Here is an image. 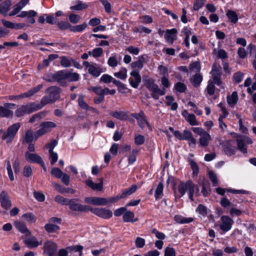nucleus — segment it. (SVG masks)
<instances>
[{
    "label": "nucleus",
    "mask_w": 256,
    "mask_h": 256,
    "mask_svg": "<svg viewBox=\"0 0 256 256\" xmlns=\"http://www.w3.org/2000/svg\"><path fill=\"white\" fill-rule=\"evenodd\" d=\"M178 192L180 194V198L184 196L186 192H188L189 198L192 201H194L193 196L194 193L198 194L199 188L192 181L188 180L186 182H181L178 185Z\"/></svg>",
    "instance_id": "obj_1"
},
{
    "label": "nucleus",
    "mask_w": 256,
    "mask_h": 256,
    "mask_svg": "<svg viewBox=\"0 0 256 256\" xmlns=\"http://www.w3.org/2000/svg\"><path fill=\"white\" fill-rule=\"evenodd\" d=\"M60 90L59 88L56 86H52L48 88L46 92L48 96L42 98L41 104H40L42 107L48 104L55 102L60 96Z\"/></svg>",
    "instance_id": "obj_2"
},
{
    "label": "nucleus",
    "mask_w": 256,
    "mask_h": 256,
    "mask_svg": "<svg viewBox=\"0 0 256 256\" xmlns=\"http://www.w3.org/2000/svg\"><path fill=\"white\" fill-rule=\"evenodd\" d=\"M21 126L20 122H16L10 126L8 128L6 132L0 130V136L2 139L7 143L10 142L14 138L18 130Z\"/></svg>",
    "instance_id": "obj_3"
},
{
    "label": "nucleus",
    "mask_w": 256,
    "mask_h": 256,
    "mask_svg": "<svg viewBox=\"0 0 256 256\" xmlns=\"http://www.w3.org/2000/svg\"><path fill=\"white\" fill-rule=\"evenodd\" d=\"M144 84L146 88L152 92V96L156 100L158 98L160 95L163 96L166 94V89L164 88H160L152 78L146 80L144 82Z\"/></svg>",
    "instance_id": "obj_4"
},
{
    "label": "nucleus",
    "mask_w": 256,
    "mask_h": 256,
    "mask_svg": "<svg viewBox=\"0 0 256 256\" xmlns=\"http://www.w3.org/2000/svg\"><path fill=\"white\" fill-rule=\"evenodd\" d=\"M42 108L40 104L30 103L26 105H22L18 108L15 112L16 117H21L26 114H30Z\"/></svg>",
    "instance_id": "obj_5"
},
{
    "label": "nucleus",
    "mask_w": 256,
    "mask_h": 256,
    "mask_svg": "<svg viewBox=\"0 0 256 256\" xmlns=\"http://www.w3.org/2000/svg\"><path fill=\"white\" fill-rule=\"evenodd\" d=\"M83 65L86 66L88 74L95 78L98 77L104 72L102 68L96 64H91L87 61L84 62Z\"/></svg>",
    "instance_id": "obj_6"
},
{
    "label": "nucleus",
    "mask_w": 256,
    "mask_h": 256,
    "mask_svg": "<svg viewBox=\"0 0 256 256\" xmlns=\"http://www.w3.org/2000/svg\"><path fill=\"white\" fill-rule=\"evenodd\" d=\"M40 128L36 131L37 137H40L50 132L53 128L56 126V123L52 122H44L40 124Z\"/></svg>",
    "instance_id": "obj_7"
},
{
    "label": "nucleus",
    "mask_w": 256,
    "mask_h": 256,
    "mask_svg": "<svg viewBox=\"0 0 256 256\" xmlns=\"http://www.w3.org/2000/svg\"><path fill=\"white\" fill-rule=\"evenodd\" d=\"M211 74L213 80V83L216 84L218 86L224 88L223 83L221 80V68L219 66L214 65Z\"/></svg>",
    "instance_id": "obj_8"
},
{
    "label": "nucleus",
    "mask_w": 256,
    "mask_h": 256,
    "mask_svg": "<svg viewBox=\"0 0 256 256\" xmlns=\"http://www.w3.org/2000/svg\"><path fill=\"white\" fill-rule=\"evenodd\" d=\"M131 116L137 120L138 126L142 129H144L146 126L151 129L150 126L146 120V115L143 111L140 110L138 113L132 114Z\"/></svg>",
    "instance_id": "obj_9"
},
{
    "label": "nucleus",
    "mask_w": 256,
    "mask_h": 256,
    "mask_svg": "<svg viewBox=\"0 0 256 256\" xmlns=\"http://www.w3.org/2000/svg\"><path fill=\"white\" fill-rule=\"evenodd\" d=\"M234 224V220L229 216H222L220 218V223L219 224L220 229L224 232L229 231Z\"/></svg>",
    "instance_id": "obj_10"
},
{
    "label": "nucleus",
    "mask_w": 256,
    "mask_h": 256,
    "mask_svg": "<svg viewBox=\"0 0 256 256\" xmlns=\"http://www.w3.org/2000/svg\"><path fill=\"white\" fill-rule=\"evenodd\" d=\"M142 78L139 72L136 70H133L130 73L128 81L130 85L134 88H137L141 82Z\"/></svg>",
    "instance_id": "obj_11"
},
{
    "label": "nucleus",
    "mask_w": 256,
    "mask_h": 256,
    "mask_svg": "<svg viewBox=\"0 0 256 256\" xmlns=\"http://www.w3.org/2000/svg\"><path fill=\"white\" fill-rule=\"evenodd\" d=\"M57 249V244L49 240L45 242L44 244V252L48 256H56V252Z\"/></svg>",
    "instance_id": "obj_12"
},
{
    "label": "nucleus",
    "mask_w": 256,
    "mask_h": 256,
    "mask_svg": "<svg viewBox=\"0 0 256 256\" xmlns=\"http://www.w3.org/2000/svg\"><path fill=\"white\" fill-rule=\"evenodd\" d=\"M94 214L104 219L110 218L112 216V212L106 208H95L94 210Z\"/></svg>",
    "instance_id": "obj_13"
},
{
    "label": "nucleus",
    "mask_w": 256,
    "mask_h": 256,
    "mask_svg": "<svg viewBox=\"0 0 256 256\" xmlns=\"http://www.w3.org/2000/svg\"><path fill=\"white\" fill-rule=\"evenodd\" d=\"M182 114L185 120L192 126H198L199 122L197 121L196 116L192 114H190L186 110L182 112Z\"/></svg>",
    "instance_id": "obj_14"
},
{
    "label": "nucleus",
    "mask_w": 256,
    "mask_h": 256,
    "mask_svg": "<svg viewBox=\"0 0 256 256\" xmlns=\"http://www.w3.org/2000/svg\"><path fill=\"white\" fill-rule=\"evenodd\" d=\"M26 160L30 163L39 164L42 160V157L36 153H31L26 152L24 155Z\"/></svg>",
    "instance_id": "obj_15"
},
{
    "label": "nucleus",
    "mask_w": 256,
    "mask_h": 256,
    "mask_svg": "<svg viewBox=\"0 0 256 256\" xmlns=\"http://www.w3.org/2000/svg\"><path fill=\"white\" fill-rule=\"evenodd\" d=\"M84 202L88 204L95 206H105L106 198L99 197H88L84 198Z\"/></svg>",
    "instance_id": "obj_16"
},
{
    "label": "nucleus",
    "mask_w": 256,
    "mask_h": 256,
    "mask_svg": "<svg viewBox=\"0 0 256 256\" xmlns=\"http://www.w3.org/2000/svg\"><path fill=\"white\" fill-rule=\"evenodd\" d=\"M66 70H60L56 72L52 75V79L47 80L48 81L50 82L56 80L58 82L62 83L64 80H66Z\"/></svg>",
    "instance_id": "obj_17"
},
{
    "label": "nucleus",
    "mask_w": 256,
    "mask_h": 256,
    "mask_svg": "<svg viewBox=\"0 0 256 256\" xmlns=\"http://www.w3.org/2000/svg\"><path fill=\"white\" fill-rule=\"evenodd\" d=\"M177 32L178 31L176 28L167 30L164 36V38L166 41L168 43L172 44L174 42V40H176L177 38Z\"/></svg>",
    "instance_id": "obj_18"
},
{
    "label": "nucleus",
    "mask_w": 256,
    "mask_h": 256,
    "mask_svg": "<svg viewBox=\"0 0 256 256\" xmlns=\"http://www.w3.org/2000/svg\"><path fill=\"white\" fill-rule=\"evenodd\" d=\"M84 96H82V95H80L79 96L78 98V106H80V107L83 109V110H87V111H92L94 112H98V111L96 109H95L94 108H92L91 106H90L86 103V102H85L84 100Z\"/></svg>",
    "instance_id": "obj_19"
},
{
    "label": "nucleus",
    "mask_w": 256,
    "mask_h": 256,
    "mask_svg": "<svg viewBox=\"0 0 256 256\" xmlns=\"http://www.w3.org/2000/svg\"><path fill=\"white\" fill-rule=\"evenodd\" d=\"M0 202L2 208L7 210L12 206L7 193L5 191H2L0 195Z\"/></svg>",
    "instance_id": "obj_20"
},
{
    "label": "nucleus",
    "mask_w": 256,
    "mask_h": 256,
    "mask_svg": "<svg viewBox=\"0 0 256 256\" xmlns=\"http://www.w3.org/2000/svg\"><path fill=\"white\" fill-rule=\"evenodd\" d=\"M110 114L120 120H126L128 118V112L126 111L112 110L110 112Z\"/></svg>",
    "instance_id": "obj_21"
},
{
    "label": "nucleus",
    "mask_w": 256,
    "mask_h": 256,
    "mask_svg": "<svg viewBox=\"0 0 256 256\" xmlns=\"http://www.w3.org/2000/svg\"><path fill=\"white\" fill-rule=\"evenodd\" d=\"M2 22L4 26L16 30L22 29L27 26V24L25 23H14L4 19L2 20Z\"/></svg>",
    "instance_id": "obj_22"
},
{
    "label": "nucleus",
    "mask_w": 256,
    "mask_h": 256,
    "mask_svg": "<svg viewBox=\"0 0 256 256\" xmlns=\"http://www.w3.org/2000/svg\"><path fill=\"white\" fill-rule=\"evenodd\" d=\"M42 88V84H39L37 86H36L32 88L30 90H29L28 92H24V94H19L17 96V98L18 99H22L26 98H29L33 95H34L36 93L38 92Z\"/></svg>",
    "instance_id": "obj_23"
},
{
    "label": "nucleus",
    "mask_w": 256,
    "mask_h": 256,
    "mask_svg": "<svg viewBox=\"0 0 256 256\" xmlns=\"http://www.w3.org/2000/svg\"><path fill=\"white\" fill-rule=\"evenodd\" d=\"M38 138L36 136V132H34L32 130H28L24 137V142L30 143L33 140H36Z\"/></svg>",
    "instance_id": "obj_24"
},
{
    "label": "nucleus",
    "mask_w": 256,
    "mask_h": 256,
    "mask_svg": "<svg viewBox=\"0 0 256 256\" xmlns=\"http://www.w3.org/2000/svg\"><path fill=\"white\" fill-rule=\"evenodd\" d=\"M86 184L92 188L93 190L101 191L103 187V180L101 178L100 182L98 184H94L92 180L88 179L86 180Z\"/></svg>",
    "instance_id": "obj_25"
},
{
    "label": "nucleus",
    "mask_w": 256,
    "mask_h": 256,
    "mask_svg": "<svg viewBox=\"0 0 256 256\" xmlns=\"http://www.w3.org/2000/svg\"><path fill=\"white\" fill-rule=\"evenodd\" d=\"M24 242L30 248L38 247L42 244V241L38 242L34 236L27 238L25 240Z\"/></svg>",
    "instance_id": "obj_26"
},
{
    "label": "nucleus",
    "mask_w": 256,
    "mask_h": 256,
    "mask_svg": "<svg viewBox=\"0 0 256 256\" xmlns=\"http://www.w3.org/2000/svg\"><path fill=\"white\" fill-rule=\"evenodd\" d=\"M28 0H21L14 6V8L10 13V16H13L18 14L22 8L28 4Z\"/></svg>",
    "instance_id": "obj_27"
},
{
    "label": "nucleus",
    "mask_w": 256,
    "mask_h": 256,
    "mask_svg": "<svg viewBox=\"0 0 256 256\" xmlns=\"http://www.w3.org/2000/svg\"><path fill=\"white\" fill-rule=\"evenodd\" d=\"M11 4L10 0H0V14L6 13L9 10Z\"/></svg>",
    "instance_id": "obj_28"
},
{
    "label": "nucleus",
    "mask_w": 256,
    "mask_h": 256,
    "mask_svg": "<svg viewBox=\"0 0 256 256\" xmlns=\"http://www.w3.org/2000/svg\"><path fill=\"white\" fill-rule=\"evenodd\" d=\"M123 220L124 222H135L138 220V218H134V214L130 211L126 210L123 214Z\"/></svg>",
    "instance_id": "obj_29"
},
{
    "label": "nucleus",
    "mask_w": 256,
    "mask_h": 256,
    "mask_svg": "<svg viewBox=\"0 0 256 256\" xmlns=\"http://www.w3.org/2000/svg\"><path fill=\"white\" fill-rule=\"evenodd\" d=\"M211 140V136L208 132H206L200 136L199 138V144L200 146L206 147L208 145Z\"/></svg>",
    "instance_id": "obj_30"
},
{
    "label": "nucleus",
    "mask_w": 256,
    "mask_h": 256,
    "mask_svg": "<svg viewBox=\"0 0 256 256\" xmlns=\"http://www.w3.org/2000/svg\"><path fill=\"white\" fill-rule=\"evenodd\" d=\"M212 54L217 58L225 59L228 58L227 52L222 49L214 48L212 50Z\"/></svg>",
    "instance_id": "obj_31"
},
{
    "label": "nucleus",
    "mask_w": 256,
    "mask_h": 256,
    "mask_svg": "<svg viewBox=\"0 0 256 256\" xmlns=\"http://www.w3.org/2000/svg\"><path fill=\"white\" fill-rule=\"evenodd\" d=\"M174 220L178 223L180 224L190 223L194 220V218H186L180 215L175 216Z\"/></svg>",
    "instance_id": "obj_32"
},
{
    "label": "nucleus",
    "mask_w": 256,
    "mask_h": 256,
    "mask_svg": "<svg viewBox=\"0 0 256 256\" xmlns=\"http://www.w3.org/2000/svg\"><path fill=\"white\" fill-rule=\"evenodd\" d=\"M13 112L6 107L0 106V116L12 118L13 116Z\"/></svg>",
    "instance_id": "obj_33"
},
{
    "label": "nucleus",
    "mask_w": 256,
    "mask_h": 256,
    "mask_svg": "<svg viewBox=\"0 0 256 256\" xmlns=\"http://www.w3.org/2000/svg\"><path fill=\"white\" fill-rule=\"evenodd\" d=\"M88 7V5L78 0L74 6H72L70 9L72 11L82 10Z\"/></svg>",
    "instance_id": "obj_34"
},
{
    "label": "nucleus",
    "mask_w": 256,
    "mask_h": 256,
    "mask_svg": "<svg viewBox=\"0 0 256 256\" xmlns=\"http://www.w3.org/2000/svg\"><path fill=\"white\" fill-rule=\"evenodd\" d=\"M136 186L134 184L131 187L124 190L122 191V194L120 195L122 198H126L128 196L132 194L136 190Z\"/></svg>",
    "instance_id": "obj_35"
},
{
    "label": "nucleus",
    "mask_w": 256,
    "mask_h": 256,
    "mask_svg": "<svg viewBox=\"0 0 256 256\" xmlns=\"http://www.w3.org/2000/svg\"><path fill=\"white\" fill-rule=\"evenodd\" d=\"M202 80V76L200 74H196L190 79L191 83L195 87L199 86Z\"/></svg>",
    "instance_id": "obj_36"
},
{
    "label": "nucleus",
    "mask_w": 256,
    "mask_h": 256,
    "mask_svg": "<svg viewBox=\"0 0 256 256\" xmlns=\"http://www.w3.org/2000/svg\"><path fill=\"white\" fill-rule=\"evenodd\" d=\"M46 115V112L43 111L36 114L30 119L29 122L30 123L35 122H38Z\"/></svg>",
    "instance_id": "obj_37"
},
{
    "label": "nucleus",
    "mask_w": 256,
    "mask_h": 256,
    "mask_svg": "<svg viewBox=\"0 0 256 256\" xmlns=\"http://www.w3.org/2000/svg\"><path fill=\"white\" fill-rule=\"evenodd\" d=\"M238 100V96L236 92H234L231 96H228L227 101L228 104L232 106H234L237 102Z\"/></svg>",
    "instance_id": "obj_38"
},
{
    "label": "nucleus",
    "mask_w": 256,
    "mask_h": 256,
    "mask_svg": "<svg viewBox=\"0 0 256 256\" xmlns=\"http://www.w3.org/2000/svg\"><path fill=\"white\" fill-rule=\"evenodd\" d=\"M139 150L137 148L133 149L130 154L128 156V160L129 164H132L136 161V155Z\"/></svg>",
    "instance_id": "obj_39"
},
{
    "label": "nucleus",
    "mask_w": 256,
    "mask_h": 256,
    "mask_svg": "<svg viewBox=\"0 0 256 256\" xmlns=\"http://www.w3.org/2000/svg\"><path fill=\"white\" fill-rule=\"evenodd\" d=\"M80 75L76 72H70L66 70V80L69 82H76L78 80Z\"/></svg>",
    "instance_id": "obj_40"
},
{
    "label": "nucleus",
    "mask_w": 256,
    "mask_h": 256,
    "mask_svg": "<svg viewBox=\"0 0 256 256\" xmlns=\"http://www.w3.org/2000/svg\"><path fill=\"white\" fill-rule=\"evenodd\" d=\"M236 142L238 149L244 154L247 153V148L246 146L245 143L240 137L236 139Z\"/></svg>",
    "instance_id": "obj_41"
},
{
    "label": "nucleus",
    "mask_w": 256,
    "mask_h": 256,
    "mask_svg": "<svg viewBox=\"0 0 256 256\" xmlns=\"http://www.w3.org/2000/svg\"><path fill=\"white\" fill-rule=\"evenodd\" d=\"M22 218L29 223L32 224L36 222V216L32 213L28 212L24 214L22 216Z\"/></svg>",
    "instance_id": "obj_42"
},
{
    "label": "nucleus",
    "mask_w": 256,
    "mask_h": 256,
    "mask_svg": "<svg viewBox=\"0 0 256 256\" xmlns=\"http://www.w3.org/2000/svg\"><path fill=\"white\" fill-rule=\"evenodd\" d=\"M114 76L120 80H126L127 77L126 69L124 68H121L119 72L114 74Z\"/></svg>",
    "instance_id": "obj_43"
},
{
    "label": "nucleus",
    "mask_w": 256,
    "mask_h": 256,
    "mask_svg": "<svg viewBox=\"0 0 256 256\" xmlns=\"http://www.w3.org/2000/svg\"><path fill=\"white\" fill-rule=\"evenodd\" d=\"M224 114L218 118L219 127L222 131L224 130L227 128L226 124L223 122V119L228 115V112L226 110H224Z\"/></svg>",
    "instance_id": "obj_44"
},
{
    "label": "nucleus",
    "mask_w": 256,
    "mask_h": 256,
    "mask_svg": "<svg viewBox=\"0 0 256 256\" xmlns=\"http://www.w3.org/2000/svg\"><path fill=\"white\" fill-rule=\"evenodd\" d=\"M164 186L162 182H160L156 190L154 196L156 200L160 198L162 196Z\"/></svg>",
    "instance_id": "obj_45"
},
{
    "label": "nucleus",
    "mask_w": 256,
    "mask_h": 256,
    "mask_svg": "<svg viewBox=\"0 0 256 256\" xmlns=\"http://www.w3.org/2000/svg\"><path fill=\"white\" fill-rule=\"evenodd\" d=\"M88 90L90 92H94L96 94L100 96H104V88H102L101 86H91L88 88Z\"/></svg>",
    "instance_id": "obj_46"
},
{
    "label": "nucleus",
    "mask_w": 256,
    "mask_h": 256,
    "mask_svg": "<svg viewBox=\"0 0 256 256\" xmlns=\"http://www.w3.org/2000/svg\"><path fill=\"white\" fill-rule=\"evenodd\" d=\"M45 230L48 232H54L58 230L60 228L58 226L54 224H48L44 226Z\"/></svg>",
    "instance_id": "obj_47"
},
{
    "label": "nucleus",
    "mask_w": 256,
    "mask_h": 256,
    "mask_svg": "<svg viewBox=\"0 0 256 256\" xmlns=\"http://www.w3.org/2000/svg\"><path fill=\"white\" fill-rule=\"evenodd\" d=\"M108 64L110 66L116 67L118 64L116 56V54H112L108 60Z\"/></svg>",
    "instance_id": "obj_48"
},
{
    "label": "nucleus",
    "mask_w": 256,
    "mask_h": 256,
    "mask_svg": "<svg viewBox=\"0 0 256 256\" xmlns=\"http://www.w3.org/2000/svg\"><path fill=\"white\" fill-rule=\"evenodd\" d=\"M14 226L16 228L22 233H25L28 231L26 225L19 221L15 222Z\"/></svg>",
    "instance_id": "obj_49"
},
{
    "label": "nucleus",
    "mask_w": 256,
    "mask_h": 256,
    "mask_svg": "<svg viewBox=\"0 0 256 256\" xmlns=\"http://www.w3.org/2000/svg\"><path fill=\"white\" fill-rule=\"evenodd\" d=\"M55 202L62 204V205H68L69 204L70 200L60 195L56 196L54 198Z\"/></svg>",
    "instance_id": "obj_50"
},
{
    "label": "nucleus",
    "mask_w": 256,
    "mask_h": 256,
    "mask_svg": "<svg viewBox=\"0 0 256 256\" xmlns=\"http://www.w3.org/2000/svg\"><path fill=\"white\" fill-rule=\"evenodd\" d=\"M206 92L209 95H213L215 92L214 84L211 80H208V84L206 87Z\"/></svg>",
    "instance_id": "obj_51"
},
{
    "label": "nucleus",
    "mask_w": 256,
    "mask_h": 256,
    "mask_svg": "<svg viewBox=\"0 0 256 256\" xmlns=\"http://www.w3.org/2000/svg\"><path fill=\"white\" fill-rule=\"evenodd\" d=\"M87 26V24L86 23H83L82 24L72 26L70 28V30L74 32H80L84 30L86 27Z\"/></svg>",
    "instance_id": "obj_52"
},
{
    "label": "nucleus",
    "mask_w": 256,
    "mask_h": 256,
    "mask_svg": "<svg viewBox=\"0 0 256 256\" xmlns=\"http://www.w3.org/2000/svg\"><path fill=\"white\" fill-rule=\"evenodd\" d=\"M224 150L226 154L228 156L234 155L236 153V150L234 148H232L229 146L224 145Z\"/></svg>",
    "instance_id": "obj_53"
},
{
    "label": "nucleus",
    "mask_w": 256,
    "mask_h": 256,
    "mask_svg": "<svg viewBox=\"0 0 256 256\" xmlns=\"http://www.w3.org/2000/svg\"><path fill=\"white\" fill-rule=\"evenodd\" d=\"M69 207L70 208L74 211L80 212L81 210V204L74 203L72 202L71 200L69 202Z\"/></svg>",
    "instance_id": "obj_54"
},
{
    "label": "nucleus",
    "mask_w": 256,
    "mask_h": 256,
    "mask_svg": "<svg viewBox=\"0 0 256 256\" xmlns=\"http://www.w3.org/2000/svg\"><path fill=\"white\" fill-rule=\"evenodd\" d=\"M67 250L70 252V251H74V252H79V256H82V250H83V246H82L78 245L76 246H72L67 248Z\"/></svg>",
    "instance_id": "obj_55"
},
{
    "label": "nucleus",
    "mask_w": 256,
    "mask_h": 256,
    "mask_svg": "<svg viewBox=\"0 0 256 256\" xmlns=\"http://www.w3.org/2000/svg\"><path fill=\"white\" fill-rule=\"evenodd\" d=\"M64 172L58 168H54L51 170V174L52 176L58 178H60Z\"/></svg>",
    "instance_id": "obj_56"
},
{
    "label": "nucleus",
    "mask_w": 256,
    "mask_h": 256,
    "mask_svg": "<svg viewBox=\"0 0 256 256\" xmlns=\"http://www.w3.org/2000/svg\"><path fill=\"white\" fill-rule=\"evenodd\" d=\"M145 240L140 237H137L135 240L136 246L137 248H142L145 245Z\"/></svg>",
    "instance_id": "obj_57"
},
{
    "label": "nucleus",
    "mask_w": 256,
    "mask_h": 256,
    "mask_svg": "<svg viewBox=\"0 0 256 256\" xmlns=\"http://www.w3.org/2000/svg\"><path fill=\"white\" fill-rule=\"evenodd\" d=\"M50 153V164L52 165L54 164L58 160V154L56 152H54V151L52 152H49Z\"/></svg>",
    "instance_id": "obj_58"
},
{
    "label": "nucleus",
    "mask_w": 256,
    "mask_h": 256,
    "mask_svg": "<svg viewBox=\"0 0 256 256\" xmlns=\"http://www.w3.org/2000/svg\"><path fill=\"white\" fill-rule=\"evenodd\" d=\"M209 177L212 182V184L214 186H216L218 185V180L217 179L216 176L214 173V172L212 171H210L209 172Z\"/></svg>",
    "instance_id": "obj_59"
},
{
    "label": "nucleus",
    "mask_w": 256,
    "mask_h": 256,
    "mask_svg": "<svg viewBox=\"0 0 256 256\" xmlns=\"http://www.w3.org/2000/svg\"><path fill=\"white\" fill-rule=\"evenodd\" d=\"M176 90L180 92H184L186 90V86L182 82H177L174 85Z\"/></svg>",
    "instance_id": "obj_60"
},
{
    "label": "nucleus",
    "mask_w": 256,
    "mask_h": 256,
    "mask_svg": "<svg viewBox=\"0 0 256 256\" xmlns=\"http://www.w3.org/2000/svg\"><path fill=\"white\" fill-rule=\"evenodd\" d=\"M121 198H122L120 196H116L108 198H106V202L105 206L110 204H111L112 203H114Z\"/></svg>",
    "instance_id": "obj_61"
},
{
    "label": "nucleus",
    "mask_w": 256,
    "mask_h": 256,
    "mask_svg": "<svg viewBox=\"0 0 256 256\" xmlns=\"http://www.w3.org/2000/svg\"><path fill=\"white\" fill-rule=\"evenodd\" d=\"M53 186L56 190L62 194L69 192L68 190H67L66 188H64L60 184H53Z\"/></svg>",
    "instance_id": "obj_62"
},
{
    "label": "nucleus",
    "mask_w": 256,
    "mask_h": 256,
    "mask_svg": "<svg viewBox=\"0 0 256 256\" xmlns=\"http://www.w3.org/2000/svg\"><path fill=\"white\" fill-rule=\"evenodd\" d=\"M102 52H103V50L102 48H95L92 50V56L94 58H98L102 56Z\"/></svg>",
    "instance_id": "obj_63"
},
{
    "label": "nucleus",
    "mask_w": 256,
    "mask_h": 256,
    "mask_svg": "<svg viewBox=\"0 0 256 256\" xmlns=\"http://www.w3.org/2000/svg\"><path fill=\"white\" fill-rule=\"evenodd\" d=\"M176 251L174 249L170 247H166L164 250V256H175Z\"/></svg>",
    "instance_id": "obj_64"
}]
</instances>
